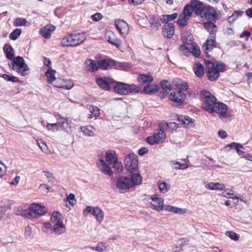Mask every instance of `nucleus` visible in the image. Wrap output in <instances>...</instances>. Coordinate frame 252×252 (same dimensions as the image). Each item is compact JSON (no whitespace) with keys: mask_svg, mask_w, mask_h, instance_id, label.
Returning a JSON list of instances; mask_svg holds the SVG:
<instances>
[{"mask_svg":"<svg viewBox=\"0 0 252 252\" xmlns=\"http://www.w3.org/2000/svg\"><path fill=\"white\" fill-rule=\"evenodd\" d=\"M201 96L204 99L202 104V108L210 113L216 112L220 115L221 120L230 117L227 111V105L222 102H217V98L211 93L206 90L201 92Z\"/></svg>","mask_w":252,"mask_h":252,"instance_id":"1","label":"nucleus"},{"mask_svg":"<svg viewBox=\"0 0 252 252\" xmlns=\"http://www.w3.org/2000/svg\"><path fill=\"white\" fill-rule=\"evenodd\" d=\"M86 38L84 32H74L64 36L61 44L64 47L77 46L82 43Z\"/></svg>","mask_w":252,"mask_h":252,"instance_id":"2","label":"nucleus"},{"mask_svg":"<svg viewBox=\"0 0 252 252\" xmlns=\"http://www.w3.org/2000/svg\"><path fill=\"white\" fill-rule=\"evenodd\" d=\"M205 7H206V6L200 1L191 0L189 3L186 4L184 7L183 13L187 15L188 17H190L194 12L196 15H199L203 18Z\"/></svg>","mask_w":252,"mask_h":252,"instance_id":"3","label":"nucleus"},{"mask_svg":"<svg viewBox=\"0 0 252 252\" xmlns=\"http://www.w3.org/2000/svg\"><path fill=\"white\" fill-rule=\"evenodd\" d=\"M114 90L115 93L121 95H127L132 92H139V88L136 85L120 82H117L114 86Z\"/></svg>","mask_w":252,"mask_h":252,"instance_id":"4","label":"nucleus"},{"mask_svg":"<svg viewBox=\"0 0 252 252\" xmlns=\"http://www.w3.org/2000/svg\"><path fill=\"white\" fill-rule=\"evenodd\" d=\"M13 61L11 63L10 67L22 76H26L28 73L29 67L26 64L24 59L20 56L14 57Z\"/></svg>","mask_w":252,"mask_h":252,"instance_id":"5","label":"nucleus"},{"mask_svg":"<svg viewBox=\"0 0 252 252\" xmlns=\"http://www.w3.org/2000/svg\"><path fill=\"white\" fill-rule=\"evenodd\" d=\"M125 164L127 171L134 173L138 166V156L134 153L128 154L125 158Z\"/></svg>","mask_w":252,"mask_h":252,"instance_id":"6","label":"nucleus"},{"mask_svg":"<svg viewBox=\"0 0 252 252\" xmlns=\"http://www.w3.org/2000/svg\"><path fill=\"white\" fill-rule=\"evenodd\" d=\"M132 188L130 183L129 177L121 176L117 179V184L115 189L120 193H125Z\"/></svg>","mask_w":252,"mask_h":252,"instance_id":"7","label":"nucleus"},{"mask_svg":"<svg viewBox=\"0 0 252 252\" xmlns=\"http://www.w3.org/2000/svg\"><path fill=\"white\" fill-rule=\"evenodd\" d=\"M205 62L207 67L206 75L208 79L210 81H216L220 77V74L214 68V65L213 64L212 62L209 60H205Z\"/></svg>","mask_w":252,"mask_h":252,"instance_id":"8","label":"nucleus"},{"mask_svg":"<svg viewBox=\"0 0 252 252\" xmlns=\"http://www.w3.org/2000/svg\"><path fill=\"white\" fill-rule=\"evenodd\" d=\"M203 17L215 23L218 19V14L214 8L210 5H207L203 14Z\"/></svg>","mask_w":252,"mask_h":252,"instance_id":"9","label":"nucleus"},{"mask_svg":"<svg viewBox=\"0 0 252 252\" xmlns=\"http://www.w3.org/2000/svg\"><path fill=\"white\" fill-rule=\"evenodd\" d=\"M95 82L102 89L109 91L111 89L110 85L114 83L115 81L111 78L108 77L105 79L102 77H99L96 78Z\"/></svg>","mask_w":252,"mask_h":252,"instance_id":"10","label":"nucleus"},{"mask_svg":"<svg viewBox=\"0 0 252 252\" xmlns=\"http://www.w3.org/2000/svg\"><path fill=\"white\" fill-rule=\"evenodd\" d=\"M186 95L182 91H178L171 93L169 95V99L176 103L178 105H181L185 100Z\"/></svg>","mask_w":252,"mask_h":252,"instance_id":"11","label":"nucleus"},{"mask_svg":"<svg viewBox=\"0 0 252 252\" xmlns=\"http://www.w3.org/2000/svg\"><path fill=\"white\" fill-rule=\"evenodd\" d=\"M53 86L59 88L70 90L73 86V83L71 80L58 78L53 83Z\"/></svg>","mask_w":252,"mask_h":252,"instance_id":"12","label":"nucleus"},{"mask_svg":"<svg viewBox=\"0 0 252 252\" xmlns=\"http://www.w3.org/2000/svg\"><path fill=\"white\" fill-rule=\"evenodd\" d=\"M114 25L123 36L124 37L128 34L129 27L125 21L118 20L115 22Z\"/></svg>","mask_w":252,"mask_h":252,"instance_id":"13","label":"nucleus"},{"mask_svg":"<svg viewBox=\"0 0 252 252\" xmlns=\"http://www.w3.org/2000/svg\"><path fill=\"white\" fill-rule=\"evenodd\" d=\"M177 120L181 122L184 126L186 128L193 127L195 126L194 120L187 115H176Z\"/></svg>","mask_w":252,"mask_h":252,"instance_id":"14","label":"nucleus"},{"mask_svg":"<svg viewBox=\"0 0 252 252\" xmlns=\"http://www.w3.org/2000/svg\"><path fill=\"white\" fill-rule=\"evenodd\" d=\"M116 65V61L110 58L102 59L98 61V65L103 70L108 69L109 67H113Z\"/></svg>","mask_w":252,"mask_h":252,"instance_id":"15","label":"nucleus"},{"mask_svg":"<svg viewBox=\"0 0 252 252\" xmlns=\"http://www.w3.org/2000/svg\"><path fill=\"white\" fill-rule=\"evenodd\" d=\"M216 47L217 42L215 39H209L208 38L204 43L202 48L207 57L209 58L210 55L208 54L209 52L212 50L213 48Z\"/></svg>","mask_w":252,"mask_h":252,"instance_id":"16","label":"nucleus"},{"mask_svg":"<svg viewBox=\"0 0 252 252\" xmlns=\"http://www.w3.org/2000/svg\"><path fill=\"white\" fill-rule=\"evenodd\" d=\"M97 165L100 170L104 174L109 176L113 175V171L103 159H99L97 162Z\"/></svg>","mask_w":252,"mask_h":252,"instance_id":"17","label":"nucleus"},{"mask_svg":"<svg viewBox=\"0 0 252 252\" xmlns=\"http://www.w3.org/2000/svg\"><path fill=\"white\" fill-rule=\"evenodd\" d=\"M30 210L34 214L39 216L43 215L47 211V209L38 204H32L30 206Z\"/></svg>","mask_w":252,"mask_h":252,"instance_id":"18","label":"nucleus"},{"mask_svg":"<svg viewBox=\"0 0 252 252\" xmlns=\"http://www.w3.org/2000/svg\"><path fill=\"white\" fill-rule=\"evenodd\" d=\"M175 32L174 26L172 23H167L162 28V33L163 35L168 38H171L174 35Z\"/></svg>","mask_w":252,"mask_h":252,"instance_id":"19","label":"nucleus"},{"mask_svg":"<svg viewBox=\"0 0 252 252\" xmlns=\"http://www.w3.org/2000/svg\"><path fill=\"white\" fill-rule=\"evenodd\" d=\"M55 30V27L49 24L42 28L39 31V33L42 37L48 39L51 37V32L54 31Z\"/></svg>","mask_w":252,"mask_h":252,"instance_id":"20","label":"nucleus"},{"mask_svg":"<svg viewBox=\"0 0 252 252\" xmlns=\"http://www.w3.org/2000/svg\"><path fill=\"white\" fill-rule=\"evenodd\" d=\"M162 128L163 127H160L159 125V129L155 130L153 134L158 144L163 143L165 139L166 135Z\"/></svg>","mask_w":252,"mask_h":252,"instance_id":"21","label":"nucleus"},{"mask_svg":"<svg viewBox=\"0 0 252 252\" xmlns=\"http://www.w3.org/2000/svg\"><path fill=\"white\" fill-rule=\"evenodd\" d=\"M159 87L157 84H150L145 86L142 91L143 93L147 94H152L158 91Z\"/></svg>","mask_w":252,"mask_h":252,"instance_id":"22","label":"nucleus"},{"mask_svg":"<svg viewBox=\"0 0 252 252\" xmlns=\"http://www.w3.org/2000/svg\"><path fill=\"white\" fill-rule=\"evenodd\" d=\"M137 80L141 84H146L152 82L153 77L150 74H140L138 76Z\"/></svg>","mask_w":252,"mask_h":252,"instance_id":"23","label":"nucleus"},{"mask_svg":"<svg viewBox=\"0 0 252 252\" xmlns=\"http://www.w3.org/2000/svg\"><path fill=\"white\" fill-rule=\"evenodd\" d=\"M193 71L196 76L199 78L202 77L204 74V67L200 63L194 64Z\"/></svg>","mask_w":252,"mask_h":252,"instance_id":"24","label":"nucleus"},{"mask_svg":"<svg viewBox=\"0 0 252 252\" xmlns=\"http://www.w3.org/2000/svg\"><path fill=\"white\" fill-rule=\"evenodd\" d=\"M85 63L87 64L88 70L93 72H95L98 70L99 66L97 62L92 59H88L86 61Z\"/></svg>","mask_w":252,"mask_h":252,"instance_id":"25","label":"nucleus"},{"mask_svg":"<svg viewBox=\"0 0 252 252\" xmlns=\"http://www.w3.org/2000/svg\"><path fill=\"white\" fill-rule=\"evenodd\" d=\"M130 179V183L132 186V188L134 187L136 185L141 184L142 182V177L140 174L138 173H133L131 178H129Z\"/></svg>","mask_w":252,"mask_h":252,"instance_id":"26","label":"nucleus"},{"mask_svg":"<svg viewBox=\"0 0 252 252\" xmlns=\"http://www.w3.org/2000/svg\"><path fill=\"white\" fill-rule=\"evenodd\" d=\"M3 50L6 55V57L8 60H12L14 59L15 56L14 53V50L11 45L9 44L5 45L3 47Z\"/></svg>","mask_w":252,"mask_h":252,"instance_id":"27","label":"nucleus"},{"mask_svg":"<svg viewBox=\"0 0 252 252\" xmlns=\"http://www.w3.org/2000/svg\"><path fill=\"white\" fill-rule=\"evenodd\" d=\"M92 215L95 216L96 220L99 222L102 221L103 220L104 213L99 207H96L94 208Z\"/></svg>","mask_w":252,"mask_h":252,"instance_id":"28","label":"nucleus"},{"mask_svg":"<svg viewBox=\"0 0 252 252\" xmlns=\"http://www.w3.org/2000/svg\"><path fill=\"white\" fill-rule=\"evenodd\" d=\"M243 14H244V12L243 11H241V10L235 11L231 16L228 17V18L227 19L228 22L230 24H232L238 18L241 17Z\"/></svg>","mask_w":252,"mask_h":252,"instance_id":"29","label":"nucleus"},{"mask_svg":"<svg viewBox=\"0 0 252 252\" xmlns=\"http://www.w3.org/2000/svg\"><path fill=\"white\" fill-rule=\"evenodd\" d=\"M63 217L62 215L58 212H54L51 216V220L55 224L63 223Z\"/></svg>","mask_w":252,"mask_h":252,"instance_id":"30","label":"nucleus"},{"mask_svg":"<svg viewBox=\"0 0 252 252\" xmlns=\"http://www.w3.org/2000/svg\"><path fill=\"white\" fill-rule=\"evenodd\" d=\"M53 231L56 235H61L65 230V226L63 223L54 224Z\"/></svg>","mask_w":252,"mask_h":252,"instance_id":"31","label":"nucleus"},{"mask_svg":"<svg viewBox=\"0 0 252 252\" xmlns=\"http://www.w3.org/2000/svg\"><path fill=\"white\" fill-rule=\"evenodd\" d=\"M56 70L51 68L48 69L46 72V75L48 78V82L53 85V83L57 80L58 78L55 77Z\"/></svg>","mask_w":252,"mask_h":252,"instance_id":"32","label":"nucleus"},{"mask_svg":"<svg viewBox=\"0 0 252 252\" xmlns=\"http://www.w3.org/2000/svg\"><path fill=\"white\" fill-rule=\"evenodd\" d=\"M188 20V16L184 14V15L183 16L180 15L178 20H177V24L181 28H184L186 26H187Z\"/></svg>","mask_w":252,"mask_h":252,"instance_id":"33","label":"nucleus"},{"mask_svg":"<svg viewBox=\"0 0 252 252\" xmlns=\"http://www.w3.org/2000/svg\"><path fill=\"white\" fill-rule=\"evenodd\" d=\"M14 211L16 215L21 216L22 217H27L30 214V212L27 210H23L21 206L15 207L14 208Z\"/></svg>","mask_w":252,"mask_h":252,"instance_id":"34","label":"nucleus"},{"mask_svg":"<svg viewBox=\"0 0 252 252\" xmlns=\"http://www.w3.org/2000/svg\"><path fill=\"white\" fill-rule=\"evenodd\" d=\"M213 64L214 65V68H215V69L218 71L219 73L220 72L224 71L225 69V65L221 61H216L215 62H213Z\"/></svg>","mask_w":252,"mask_h":252,"instance_id":"35","label":"nucleus"},{"mask_svg":"<svg viewBox=\"0 0 252 252\" xmlns=\"http://www.w3.org/2000/svg\"><path fill=\"white\" fill-rule=\"evenodd\" d=\"M224 188V185L219 183L212 182L208 184V189L211 190H222Z\"/></svg>","mask_w":252,"mask_h":252,"instance_id":"36","label":"nucleus"},{"mask_svg":"<svg viewBox=\"0 0 252 252\" xmlns=\"http://www.w3.org/2000/svg\"><path fill=\"white\" fill-rule=\"evenodd\" d=\"M160 127H162L163 128L167 127L174 130H176L179 127V124L174 122L163 123L160 124Z\"/></svg>","mask_w":252,"mask_h":252,"instance_id":"37","label":"nucleus"},{"mask_svg":"<svg viewBox=\"0 0 252 252\" xmlns=\"http://www.w3.org/2000/svg\"><path fill=\"white\" fill-rule=\"evenodd\" d=\"M93 127L91 126H87L86 127H81V131L84 133L85 135L91 136H93L94 132L93 130Z\"/></svg>","mask_w":252,"mask_h":252,"instance_id":"38","label":"nucleus"},{"mask_svg":"<svg viewBox=\"0 0 252 252\" xmlns=\"http://www.w3.org/2000/svg\"><path fill=\"white\" fill-rule=\"evenodd\" d=\"M237 148H241L244 149V147L242 144L235 142H232L230 144L225 146L224 147V150L225 151L229 152L231 149L235 148L236 150Z\"/></svg>","mask_w":252,"mask_h":252,"instance_id":"39","label":"nucleus"},{"mask_svg":"<svg viewBox=\"0 0 252 252\" xmlns=\"http://www.w3.org/2000/svg\"><path fill=\"white\" fill-rule=\"evenodd\" d=\"M190 54H192L195 58H198L201 54V51L199 46L194 44L192 45L191 50L189 51Z\"/></svg>","mask_w":252,"mask_h":252,"instance_id":"40","label":"nucleus"},{"mask_svg":"<svg viewBox=\"0 0 252 252\" xmlns=\"http://www.w3.org/2000/svg\"><path fill=\"white\" fill-rule=\"evenodd\" d=\"M2 77L5 80L13 83H18L20 82V80L18 77L14 76H11L7 74H3L2 75Z\"/></svg>","mask_w":252,"mask_h":252,"instance_id":"41","label":"nucleus"},{"mask_svg":"<svg viewBox=\"0 0 252 252\" xmlns=\"http://www.w3.org/2000/svg\"><path fill=\"white\" fill-rule=\"evenodd\" d=\"M22 31L20 29H16L9 35V38L12 40H16L21 35Z\"/></svg>","mask_w":252,"mask_h":252,"instance_id":"42","label":"nucleus"},{"mask_svg":"<svg viewBox=\"0 0 252 252\" xmlns=\"http://www.w3.org/2000/svg\"><path fill=\"white\" fill-rule=\"evenodd\" d=\"M58 121L59 123L61 124V126L63 129L64 131H67L69 125V123L68 122V120L66 119L60 117V119H58Z\"/></svg>","mask_w":252,"mask_h":252,"instance_id":"43","label":"nucleus"},{"mask_svg":"<svg viewBox=\"0 0 252 252\" xmlns=\"http://www.w3.org/2000/svg\"><path fill=\"white\" fill-rule=\"evenodd\" d=\"M105 159L109 164H112L117 160V158L112 153H106L105 155Z\"/></svg>","mask_w":252,"mask_h":252,"instance_id":"44","label":"nucleus"},{"mask_svg":"<svg viewBox=\"0 0 252 252\" xmlns=\"http://www.w3.org/2000/svg\"><path fill=\"white\" fill-rule=\"evenodd\" d=\"M158 185L159 189L162 193H165L169 189V186H168V184L165 182L158 183Z\"/></svg>","mask_w":252,"mask_h":252,"instance_id":"45","label":"nucleus"},{"mask_svg":"<svg viewBox=\"0 0 252 252\" xmlns=\"http://www.w3.org/2000/svg\"><path fill=\"white\" fill-rule=\"evenodd\" d=\"M27 23V20L22 18H17L14 21V25L17 27L26 26Z\"/></svg>","mask_w":252,"mask_h":252,"instance_id":"46","label":"nucleus"},{"mask_svg":"<svg viewBox=\"0 0 252 252\" xmlns=\"http://www.w3.org/2000/svg\"><path fill=\"white\" fill-rule=\"evenodd\" d=\"M213 22H210L204 23V28L207 31H213L217 29V26L213 23Z\"/></svg>","mask_w":252,"mask_h":252,"instance_id":"47","label":"nucleus"},{"mask_svg":"<svg viewBox=\"0 0 252 252\" xmlns=\"http://www.w3.org/2000/svg\"><path fill=\"white\" fill-rule=\"evenodd\" d=\"M90 112L94 117H98L100 115L99 108L95 106L92 105L90 107Z\"/></svg>","mask_w":252,"mask_h":252,"instance_id":"48","label":"nucleus"},{"mask_svg":"<svg viewBox=\"0 0 252 252\" xmlns=\"http://www.w3.org/2000/svg\"><path fill=\"white\" fill-rule=\"evenodd\" d=\"M108 41L109 43L115 45L117 47H119L121 44V40L118 38H112L110 36H109Z\"/></svg>","mask_w":252,"mask_h":252,"instance_id":"49","label":"nucleus"},{"mask_svg":"<svg viewBox=\"0 0 252 252\" xmlns=\"http://www.w3.org/2000/svg\"><path fill=\"white\" fill-rule=\"evenodd\" d=\"M151 26L153 27L156 30H158L159 27L161 26V24L158 19L153 18L151 19L150 22Z\"/></svg>","mask_w":252,"mask_h":252,"instance_id":"50","label":"nucleus"},{"mask_svg":"<svg viewBox=\"0 0 252 252\" xmlns=\"http://www.w3.org/2000/svg\"><path fill=\"white\" fill-rule=\"evenodd\" d=\"M160 85L161 88L165 91L171 90V85L169 82L166 80L161 81L160 83Z\"/></svg>","mask_w":252,"mask_h":252,"instance_id":"51","label":"nucleus"},{"mask_svg":"<svg viewBox=\"0 0 252 252\" xmlns=\"http://www.w3.org/2000/svg\"><path fill=\"white\" fill-rule=\"evenodd\" d=\"M226 235L230 238L232 240L234 241H237L239 239V235L232 231H226Z\"/></svg>","mask_w":252,"mask_h":252,"instance_id":"52","label":"nucleus"},{"mask_svg":"<svg viewBox=\"0 0 252 252\" xmlns=\"http://www.w3.org/2000/svg\"><path fill=\"white\" fill-rule=\"evenodd\" d=\"M8 208V205L2 202L0 203V220Z\"/></svg>","mask_w":252,"mask_h":252,"instance_id":"53","label":"nucleus"},{"mask_svg":"<svg viewBox=\"0 0 252 252\" xmlns=\"http://www.w3.org/2000/svg\"><path fill=\"white\" fill-rule=\"evenodd\" d=\"M46 127L48 130L53 132L57 131L59 130V125L57 123L48 124Z\"/></svg>","mask_w":252,"mask_h":252,"instance_id":"54","label":"nucleus"},{"mask_svg":"<svg viewBox=\"0 0 252 252\" xmlns=\"http://www.w3.org/2000/svg\"><path fill=\"white\" fill-rule=\"evenodd\" d=\"M66 199L69 204L72 206L74 205L76 202L75 195L73 193H70L68 196H67Z\"/></svg>","mask_w":252,"mask_h":252,"instance_id":"55","label":"nucleus"},{"mask_svg":"<svg viewBox=\"0 0 252 252\" xmlns=\"http://www.w3.org/2000/svg\"><path fill=\"white\" fill-rule=\"evenodd\" d=\"M151 199L153 201L157 202L158 204H163V199L161 197H158L157 194L153 195Z\"/></svg>","mask_w":252,"mask_h":252,"instance_id":"56","label":"nucleus"},{"mask_svg":"<svg viewBox=\"0 0 252 252\" xmlns=\"http://www.w3.org/2000/svg\"><path fill=\"white\" fill-rule=\"evenodd\" d=\"M179 50L183 52V54L188 57L190 55V52L188 48L184 44L181 45L179 47Z\"/></svg>","mask_w":252,"mask_h":252,"instance_id":"57","label":"nucleus"},{"mask_svg":"<svg viewBox=\"0 0 252 252\" xmlns=\"http://www.w3.org/2000/svg\"><path fill=\"white\" fill-rule=\"evenodd\" d=\"M150 205V208L158 212H160L163 210V204L156 205L155 204L151 203Z\"/></svg>","mask_w":252,"mask_h":252,"instance_id":"58","label":"nucleus"},{"mask_svg":"<svg viewBox=\"0 0 252 252\" xmlns=\"http://www.w3.org/2000/svg\"><path fill=\"white\" fill-rule=\"evenodd\" d=\"M146 142L151 145H154L155 144H158L154 135L153 136H148L147 137L146 139Z\"/></svg>","mask_w":252,"mask_h":252,"instance_id":"59","label":"nucleus"},{"mask_svg":"<svg viewBox=\"0 0 252 252\" xmlns=\"http://www.w3.org/2000/svg\"><path fill=\"white\" fill-rule=\"evenodd\" d=\"M176 86L184 91L188 90L189 86L186 82L182 81L180 84H176Z\"/></svg>","mask_w":252,"mask_h":252,"instance_id":"60","label":"nucleus"},{"mask_svg":"<svg viewBox=\"0 0 252 252\" xmlns=\"http://www.w3.org/2000/svg\"><path fill=\"white\" fill-rule=\"evenodd\" d=\"M25 235L27 239H31L32 237V229L29 226H27V227H26Z\"/></svg>","mask_w":252,"mask_h":252,"instance_id":"61","label":"nucleus"},{"mask_svg":"<svg viewBox=\"0 0 252 252\" xmlns=\"http://www.w3.org/2000/svg\"><path fill=\"white\" fill-rule=\"evenodd\" d=\"M176 208L177 207H174L170 205H163V210L169 212H173L174 213L175 212Z\"/></svg>","mask_w":252,"mask_h":252,"instance_id":"62","label":"nucleus"},{"mask_svg":"<svg viewBox=\"0 0 252 252\" xmlns=\"http://www.w3.org/2000/svg\"><path fill=\"white\" fill-rule=\"evenodd\" d=\"M43 172L44 173L45 176L48 178L49 182H54V178L52 173L47 171H43Z\"/></svg>","mask_w":252,"mask_h":252,"instance_id":"63","label":"nucleus"},{"mask_svg":"<svg viewBox=\"0 0 252 252\" xmlns=\"http://www.w3.org/2000/svg\"><path fill=\"white\" fill-rule=\"evenodd\" d=\"M102 18V15L100 13H96L93 15L92 19L94 21L97 22L101 20Z\"/></svg>","mask_w":252,"mask_h":252,"instance_id":"64","label":"nucleus"}]
</instances>
